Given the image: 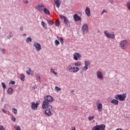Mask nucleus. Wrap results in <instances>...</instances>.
Instances as JSON below:
<instances>
[{"instance_id":"5fc2aeb1","label":"nucleus","mask_w":130,"mask_h":130,"mask_svg":"<svg viewBox=\"0 0 130 130\" xmlns=\"http://www.w3.org/2000/svg\"><path fill=\"white\" fill-rule=\"evenodd\" d=\"M72 130H76V127H72Z\"/></svg>"},{"instance_id":"423d86ee","label":"nucleus","mask_w":130,"mask_h":130,"mask_svg":"<svg viewBox=\"0 0 130 130\" xmlns=\"http://www.w3.org/2000/svg\"><path fill=\"white\" fill-rule=\"evenodd\" d=\"M47 108H48L47 109H46L45 111V115H46L47 116H50L51 115V109H52V106H48V107H47Z\"/></svg>"},{"instance_id":"13d9d810","label":"nucleus","mask_w":130,"mask_h":130,"mask_svg":"<svg viewBox=\"0 0 130 130\" xmlns=\"http://www.w3.org/2000/svg\"><path fill=\"white\" fill-rule=\"evenodd\" d=\"M24 36H26V34H24Z\"/></svg>"},{"instance_id":"ddd939ff","label":"nucleus","mask_w":130,"mask_h":130,"mask_svg":"<svg viewBox=\"0 0 130 130\" xmlns=\"http://www.w3.org/2000/svg\"><path fill=\"white\" fill-rule=\"evenodd\" d=\"M85 13L86 14L87 16L88 17H90L91 16V11L90 10V8L89 7H87L85 8Z\"/></svg>"},{"instance_id":"c85d7f7f","label":"nucleus","mask_w":130,"mask_h":130,"mask_svg":"<svg viewBox=\"0 0 130 130\" xmlns=\"http://www.w3.org/2000/svg\"><path fill=\"white\" fill-rule=\"evenodd\" d=\"M61 89L59 87L55 86V91H57V92H59L60 91Z\"/></svg>"},{"instance_id":"e433bc0d","label":"nucleus","mask_w":130,"mask_h":130,"mask_svg":"<svg viewBox=\"0 0 130 130\" xmlns=\"http://www.w3.org/2000/svg\"><path fill=\"white\" fill-rule=\"evenodd\" d=\"M48 24H50V25H53V22L51 21V20H48Z\"/></svg>"},{"instance_id":"a19ab883","label":"nucleus","mask_w":130,"mask_h":130,"mask_svg":"<svg viewBox=\"0 0 130 130\" xmlns=\"http://www.w3.org/2000/svg\"><path fill=\"white\" fill-rule=\"evenodd\" d=\"M55 44L56 45H59V41H58V40H56L55 41Z\"/></svg>"},{"instance_id":"79ce46f5","label":"nucleus","mask_w":130,"mask_h":130,"mask_svg":"<svg viewBox=\"0 0 130 130\" xmlns=\"http://www.w3.org/2000/svg\"><path fill=\"white\" fill-rule=\"evenodd\" d=\"M9 84H11V85H15V84H16V82L14 81H11Z\"/></svg>"},{"instance_id":"2eb2a0df","label":"nucleus","mask_w":130,"mask_h":130,"mask_svg":"<svg viewBox=\"0 0 130 130\" xmlns=\"http://www.w3.org/2000/svg\"><path fill=\"white\" fill-rule=\"evenodd\" d=\"M74 21L75 22H77L78 21H80L81 20V17H80V16H79V15H78L77 14H75L74 15Z\"/></svg>"},{"instance_id":"f03ea898","label":"nucleus","mask_w":130,"mask_h":130,"mask_svg":"<svg viewBox=\"0 0 130 130\" xmlns=\"http://www.w3.org/2000/svg\"><path fill=\"white\" fill-rule=\"evenodd\" d=\"M126 98V94H117L115 96V99L119 101H124Z\"/></svg>"},{"instance_id":"0eeeda50","label":"nucleus","mask_w":130,"mask_h":130,"mask_svg":"<svg viewBox=\"0 0 130 130\" xmlns=\"http://www.w3.org/2000/svg\"><path fill=\"white\" fill-rule=\"evenodd\" d=\"M45 8V6L43 4H39L38 6L35 7L36 10H38L40 13H41Z\"/></svg>"},{"instance_id":"f8f14e48","label":"nucleus","mask_w":130,"mask_h":130,"mask_svg":"<svg viewBox=\"0 0 130 130\" xmlns=\"http://www.w3.org/2000/svg\"><path fill=\"white\" fill-rule=\"evenodd\" d=\"M96 75L98 79H99L100 80H103V75L102 74L101 72L99 71H98L96 73Z\"/></svg>"},{"instance_id":"5701e85b","label":"nucleus","mask_w":130,"mask_h":130,"mask_svg":"<svg viewBox=\"0 0 130 130\" xmlns=\"http://www.w3.org/2000/svg\"><path fill=\"white\" fill-rule=\"evenodd\" d=\"M20 79L21 81H25V75L24 74L21 73L20 74Z\"/></svg>"},{"instance_id":"cd10ccee","label":"nucleus","mask_w":130,"mask_h":130,"mask_svg":"<svg viewBox=\"0 0 130 130\" xmlns=\"http://www.w3.org/2000/svg\"><path fill=\"white\" fill-rule=\"evenodd\" d=\"M12 112H13V113H14V114H17V113H18V111L17 110V109L16 108H13L12 109Z\"/></svg>"},{"instance_id":"8fccbe9b","label":"nucleus","mask_w":130,"mask_h":130,"mask_svg":"<svg viewBox=\"0 0 130 130\" xmlns=\"http://www.w3.org/2000/svg\"><path fill=\"white\" fill-rule=\"evenodd\" d=\"M2 111L4 112V113H7V111H6V109H2Z\"/></svg>"},{"instance_id":"b1692460","label":"nucleus","mask_w":130,"mask_h":130,"mask_svg":"<svg viewBox=\"0 0 130 130\" xmlns=\"http://www.w3.org/2000/svg\"><path fill=\"white\" fill-rule=\"evenodd\" d=\"M41 25L45 29L47 28V25H46V23H44V21H42L41 22Z\"/></svg>"},{"instance_id":"473e14b6","label":"nucleus","mask_w":130,"mask_h":130,"mask_svg":"<svg viewBox=\"0 0 130 130\" xmlns=\"http://www.w3.org/2000/svg\"><path fill=\"white\" fill-rule=\"evenodd\" d=\"M60 17V19H61V20H64L66 18L63 15H59Z\"/></svg>"},{"instance_id":"c03bdc74","label":"nucleus","mask_w":130,"mask_h":130,"mask_svg":"<svg viewBox=\"0 0 130 130\" xmlns=\"http://www.w3.org/2000/svg\"><path fill=\"white\" fill-rule=\"evenodd\" d=\"M12 120H13V121H14V122H15L16 121V118L14 116L12 117Z\"/></svg>"},{"instance_id":"f704fd0d","label":"nucleus","mask_w":130,"mask_h":130,"mask_svg":"<svg viewBox=\"0 0 130 130\" xmlns=\"http://www.w3.org/2000/svg\"><path fill=\"white\" fill-rule=\"evenodd\" d=\"M55 25H56V26L58 27V26H59V25H60V22L59 21H57L56 22Z\"/></svg>"},{"instance_id":"c756f323","label":"nucleus","mask_w":130,"mask_h":130,"mask_svg":"<svg viewBox=\"0 0 130 130\" xmlns=\"http://www.w3.org/2000/svg\"><path fill=\"white\" fill-rule=\"evenodd\" d=\"M94 117H95V116H89L88 117V120H90V121L93 120V119H94Z\"/></svg>"},{"instance_id":"9b49d317","label":"nucleus","mask_w":130,"mask_h":130,"mask_svg":"<svg viewBox=\"0 0 130 130\" xmlns=\"http://www.w3.org/2000/svg\"><path fill=\"white\" fill-rule=\"evenodd\" d=\"M73 56H74L73 58L74 60H78V59H80V58L82 56L81 55V54L76 52L74 54Z\"/></svg>"},{"instance_id":"f3484780","label":"nucleus","mask_w":130,"mask_h":130,"mask_svg":"<svg viewBox=\"0 0 130 130\" xmlns=\"http://www.w3.org/2000/svg\"><path fill=\"white\" fill-rule=\"evenodd\" d=\"M57 8H59L60 6V0H54Z\"/></svg>"},{"instance_id":"37998d69","label":"nucleus","mask_w":130,"mask_h":130,"mask_svg":"<svg viewBox=\"0 0 130 130\" xmlns=\"http://www.w3.org/2000/svg\"><path fill=\"white\" fill-rule=\"evenodd\" d=\"M88 70V66H85V67H83V71H87Z\"/></svg>"},{"instance_id":"c9c22d12","label":"nucleus","mask_w":130,"mask_h":130,"mask_svg":"<svg viewBox=\"0 0 130 130\" xmlns=\"http://www.w3.org/2000/svg\"><path fill=\"white\" fill-rule=\"evenodd\" d=\"M64 22L66 25H68V24L69 23V21L68 20V19H67V18L64 19Z\"/></svg>"},{"instance_id":"4be33fe9","label":"nucleus","mask_w":130,"mask_h":130,"mask_svg":"<svg viewBox=\"0 0 130 130\" xmlns=\"http://www.w3.org/2000/svg\"><path fill=\"white\" fill-rule=\"evenodd\" d=\"M67 70L69 71V73H71L72 72V70L73 69V67L71 65H69L67 68Z\"/></svg>"},{"instance_id":"6e6552de","label":"nucleus","mask_w":130,"mask_h":130,"mask_svg":"<svg viewBox=\"0 0 130 130\" xmlns=\"http://www.w3.org/2000/svg\"><path fill=\"white\" fill-rule=\"evenodd\" d=\"M82 29L83 32L84 34H86V33L89 32V26L87 24H83L82 26Z\"/></svg>"},{"instance_id":"4c0bfd02","label":"nucleus","mask_w":130,"mask_h":130,"mask_svg":"<svg viewBox=\"0 0 130 130\" xmlns=\"http://www.w3.org/2000/svg\"><path fill=\"white\" fill-rule=\"evenodd\" d=\"M59 41L60 42H61V44H63V39H62V38H59Z\"/></svg>"},{"instance_id":"7c9ffc66","label":"nucleus","mask_w":130,"mask_h":130,"mask_svg":"<svg viewBox=\"0 0 130 130\" xmlns=\"http://www.w3.org/2000/svg\"><path fill=\"white\" fill-rule=\"evenodd\" d=\"M14 127H15L16 130H21V127H20L19 126L15 125Z\"/></svg>"},{"instance_id":"2f4dec72","label":"nucleus","mask_w":130,"mask_h":130,"mask_svg":"<svg viewBox=\"0 0 130 130\" xmlns=\"http://www.w3.org/2000/svg\"><path fill=\"white\" fill-rule=\"evenodd\" d=\"M2 87H3V88L4 89V90L7 88V86H6V84L4 82L2 83Z\"/></svg>"},{"instance_id":"bb28decb","label":"nucleus","mask_w":130,"mask_h":130,"mask_svg":"<svg viewBox=\"0 0 130 130\" xmlns=\"http://www.w3.org/2000/svg\"><path fill=\"white\" fill-rule=\"evenodd\" d=\"M74 66L75 67H80V66H82V63L81 62H77L74 63Z\"/></svg>"},{"instance_id":"1a4fd4ad","label":"nucleus","mask_w":130,"mask_h":130,"mask_svg":"<svg viewBox=\"0 0 130 130\" xmlns=\"http://www.w3.org/2000/svg\"><path fill=\"white\" fill-rule=\"evenodd\" d=\"M96 107L100 112H102V104L100 103V101H97L96 103Z\"/></svg>"},{"instance_id":"09e8293b","label":"nucleus","mask_w":130,"mask_h":130,"mask_svg":"<svg viewBox=\"0 0 130 130\" xmlns=\"http://www.w3.org/2000/svg\"><path fill=\"white\" fill-rule=\"evenodd\" d=\"M104 13H106V11L105 10H103L102 12L101 13V15H103Z\"/></svg>"},{"instance_id":"39448f33","label":"nucleus","mask_w":130,"mask_h":130,"mask_svg":"<svg viewBox=\"0 0 130 130\" xmlns=\"http://www.w3.org/2000/svg\"><path fill=\"white\" fill-rule=\"evenodd\" d=\"M128 46V43L125 40L121 41L120 43V46L122 49H125Z\"/></svg>"},{"instance_id":"4d7b16f0","label":"nucleus","mask_w":130,"mask_h":130,"mask_svg":"<svg viewBox=\"0 0 130 130\" xmlns=\"http://www.w3.org/2000/svg\"><path fill=\"white\" fill-rule=\"evenodd\" d=\"M74 92H75V91H74V90H72L71 91V93H74Z\"/></svg>"},{"instance_id":"7ed1b4c3","label":"nucleus","mask_w":130,"mask_h":130,"mask_svg":"<svg viewBox=\"0 0 130 130\" xmlns=\"http://www.w3.org/2000/svg\"><path fill=\"white\" fill-rule=\"evenodd\" d=\"M104 33L108 38H111V39H114V38H115V34H114V32L110 34L108 30H105Z\"/></svg>"},{"instance_id":"ea45409f","label":"nucleus","mask_w":130,"mask_h":130,"mask_svg":"<svg viewBox=\"0 0 130 130\" xmlns=\"http://www.w3.org/2000/svg\"><path fill=\"white\" fill-rule=\"evenodd\" d=\"M31 41H32V39H31L30 38H28L26 39V42H31Z\"/></svg>"},{"instance_id":"f257e3e1","label":"nucleus","mask_w":130,"mask_h":130,"mask_svg":"<svg viewBox=\"0 0 130 130\" xmlns=\"http://www.w3.org/2000/svg\"><path fill=\"white\" fill-rule=\"evenodd\" d=\"M44 99L45 100L43 102L42 108L43 109H46L48 106H50V105H49V103L53 102L54 99L50 95H46L45 96Z\"/></svg>"},{"instance_id":"72a5a7b5","label":"nucleus","mask_w":130,"mask_h":130,"mask_svg":"<svg viewBox=\"0 0 130 130\" xmlns=\"http://www.w3.org/2000/svg\"><path fill=\"white\" fill-rule=\"evenodd\" d=\"M51 72L53 73V74H54V75H57V73L56 72H55V71H54V69H51Z\"/></svg>"},{"instance_id":"a878e982","label":"nucleus","mask_w":130,"mask_h":130,"mask_svg":"<svg viewBox=\"0 0 130 130\" xmlns=\"http://www.w3.org/2000/svg\"><path fill=\"white\" fill-rule=\"evenodd\" d=\"M7 93L8 94H13V88H9L8 90Z\"/></svg>"},{"instance_id":"bf43d9fd","label":"nucleus","mask_w":130,"mask_h":130,"mask_svg":"<svg viewBox=\"0 0 130 130\" xmlns=\"http://www.w3.org/2000/svg\"><path fill=\"white\" fill-rule=\"evenodd\" d=\"M0 29H1V27H0Z\"/></svg>"},{"instance_id":"6e6d98bb","label":"nucleus","mask_w":130,"mask_h":130,"mask_svg":"<svg viewBox=\"0 0 130 130\" xmlns=\"http://www.w3.org/2000/svg\"><path fill=\"white\" fill-rule=\"evenodd\" d=\"M110 3H111V4H113V0H110Z\"/></svg>"},{"instance_id":"20e7f679","label":"nucleus","mask_w":130,"mask_h":130,"mask_svg":"<svg viewBox=\"0 0 130 130\" xmlns=\"http://www.w3.org/2000/svg\"><path fill=\"white\" fill-rule=\"evenodd\" d=\"M105 124L98 125L92 127V130H105Z\"/></svg>"},{"instance_id":"3c124183","label":"nucleus","mask_w":130,"mask_h":130,"mask_svg":"<svg viewBox=\"0 0 130 130\" xmlns=\"http://www.w3.org/2000/svg\"><path fill=\"white\" fill-rule=\"evenodd\" d=\"M1 51H2V52H3V53H5V49H4V48L1 49Z\"/></svg>"},{"instance_id":"dca6fc26","label":"nucleus","mask_w":130,"mask_h":130,"mask_svg":"<svg viewBox=\"0 0 130 130\" xmlns=\"http://www.w3.org/2000/svg\"><path fill=\"white\" fill-rule=\"evenodd\" d=\"M79 71H80V68H79L78 67H73L71 73H78Z\"/></svg>"},{"instance_id":"393cba45","label":"nucleus","mask_w":130,"mask_h":130,"mask_svg":"<svg viewBox=\"0 0 130 130\" xmlns=\"http://www.w3.org/2000/svg\"><path fill=\"white\" fill-rule=\"evenodd\" d=\"M41 79V78L40 77V75L37 74L36 75V80L38 82H40V80Z\"/></svg>"},{"instance_id":"a211bd4d","label":"nucleus","mask_w":130,"mask_h":130,"mask_svg":"<svg viewBox=\"0 0 130 130\" xmlns=\"http://www.w3.org/2000/svg\"><path fill=\"white\" fill-rule=\"evenodd\" d=\"M119 101L117 100L113 99L111 101V103L114 104V105H118Z\"/></svg>"},{"instance_id":"4468645a","label":"nucleus","mask_w":130,"mask_h":130,"mask_svg":"<svg viewBox=\"0 0 130 130\" xmlns=\"http://www.w3.org/2000/svg\"><path fill=\"white\" fill-rule=\"evenodd\" d=\"M31 104L32 105L31 106V107L32 109H34V110H37L38 105H39V104H38V103L35 104L34 103H32Z\"/></svg>"},{"instance_id":"412c9836","label":"nucleus","mask_w":130,"mask_h":130,"mask_svg":"<svg viewBox=\"0 0 130 130\" xmlns=\"http://www.w3.org/2000/svg\"><path fill=\"white\" fill-rule=\"evenodd\" d=\"M91 62H90V61H88V60H85L84 61V64L85 66H86V67H89L90 66Z\"/></svg>"},{"instance_id":"603ef678","label":"nucleus","mask_w":130,"mask_h":130,"mask_svg":"<svg viewBox=\"0 0 130 130\" xmlns=\"http://www.w3.org/2000/svg\"><path fill=\"white\" fill-rule=\"evenodd\" d=\"M20 30L21 31H23V26H21L20 28Z\"/></svg>"},{"instance_id":"aec40b11","label":"nucleus","mask_w":130,"mask_h":130,"mask_svg":"<svg viewBox=\"0 0 130 130\" xmlns=\"http://www.w3.org/2000/svg\"><path fill=\"white\" fill-rule=\"evenodd\" d=\"M26 74L28 75H33L34 74V72L32 71V70H30V68H28L27 71H26Z\"/></svg>"},{"instance_id":"9d476101","label":"nucleus","mask_w":130,"mask_h":130,"mask_svg":"<svg viewBox=\"0 0 130 130\" xmlns=\"http://www.w3.org/2000/svg\"><path fill=\"white\" fill-rule=\"evenodd\" d=\"M34 46L36 48L37 51H40L42 49L41 45H40L39 43L36 42L34 43Z\"/></svg>"},{"instance_id":"864d4df0","label":"nucleus","mask_w":130,"mask_h":130,"mask_svg":"<svg viewBox=\"0 0 130 130\" xmlns=\"http://www.w3.org/2000/svg\"><path fill=\"white\" fill-rule=\"evenodd\" d=\"M116 130H123V129L121 128H118Z\"/></svg>"},{"instance_id":"a18cd8bd","label":"nucleus","mask_w":130,"mask_h":130,"mask_svg":"<svg viewBox=\"0 0 130 130\" xmlns=\"http://www.w3.org/2000/svg\"><path fill=\"white\" fill-rule=\"evenodd\" d=\"M10 35L8 36V38L9 39H10V38H11L12 37V36H13V34H12V32H10Z\"/></svg>"},{"instance_id":"49530a36","label":"nucleus","mask_w":130,"mask_h":130,"mask_svg":"<svg viewBox=\"0 0 130 130\" xmlns=\"http://www.w3.org/2000/svg\"><path fill=\"white\" fill-rule=\"evenodd\" d=\"M0 130H5V128L4 127V126L0 125Z\"/></svg>"},{"instance_id":"58836bf2","label":"nucleus","mask_w":130,"mask_h":130,"mask_svg":"<svg viewBox=\"0 0 130 130\" xmlns=\"http://www.w3.org/2000/svg\"><path fill=\"white\" fill-rule=\"evenodd\" d=\"M23 3L25 5H27V4H29V1H28V0H23Z\"/></svg>"},{"instance_id":"6ab92c4d","label":"nucleus","mask_w":130,"mask_h":130,"mask_svg":"<svg viewBox=\"0 0 130 130\" xmlns=\"http://www.w3.org/2000/svg\"><path fill=\"white\" fill-rule=\"evenodd\" d=\"M43 11L44 13H45L46 15H48L49 16L50 15V11H49V10L47 9V8H44Z\"/></svg>"},{"instance_id":"de8ad7c7","label":"nucleus","mask_w":130,"mask_h":130,"mask_svg":"<svg viewBox=\"0 0 130 130\" xmlns=\"http://www.w3.org/2000/svg\"><path fill=\"white\" fill-rule=\"evenodd\" d=\"M127 7H128L129 10H130V2L127 3Z\"/></svg>"}]
</instances>
